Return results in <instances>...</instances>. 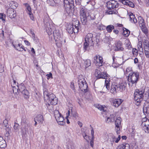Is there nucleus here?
I'll list each match as a JSON object with an SVG mask.
<instances>
[{
    "label": "nucleus",
    "instance_id": "obj_50",
    "mask_svg": "<svg viewBox=\"0 0 149 149\" xmlns=\"http://www.w3.org/2000/svg\"><path fill=\"white\" fill-rule=\"evenodd\" d=\"M46 76L47 77V79H49L50 78L53 79L52 74L51 72H50L49 74H47Z\"/></svg>",
    "mask_w": 149,
    "mask_h": 149
},
{
    "label": "nucleus",
    "instance_id": "obj_24",
    "mask_svg": "<svg viewBox=\"0 0 149 149\" xmlns=\"http://www.w3.org/2000/svg\"><path fill=\"white\" fill-rule=\"evenodd\" d=\"M79 22L78 21H75V33H78L80 30L81 27L80 26Z\"/></svg>",
    "mask_w": 149,
    "mask_h": 149
},
{
    "label": "nucleus",
    "instance_id": "obj_52",
    "mask_svg": "<svg viewBox=\"0 0 149 149\" xmlns=\"http://www.w3.org/2000/svg\"><path fill=\"white\" fill-rule=\"evenodd\" d=\"M9 41H10V43L12 44L13 46V47L15 48L16 49L19 51H22V50H19L16 47V46L14 45L13 44V41L12 40L9 39Z\"/></svg>",
    "mask_w": 149,
    "mask_h": 149
},
{
    "label": "nucleus",
    "instance_id": "obj_5",
    "mask_svg": "<svg viewBox=\"0 0 149 149\" xmlns=\"http://www.w3.org/2000/svg\"><path fill=\"white\" fill-rule=\"evenodd\" d=\"M139 74L136 72H130L128 77V83L130 86H132L133 84L136 85L139 79Z\"/></svg>",
    "mask_w": 149,
    "mask_h": 149
},
{
    "label": "nucleus",
    "instance_id": "obj_18",
    "mask_svg": "<svg viewBox=\"0 0 149 149\" xmlns=\"http://www.w3.org/2000/svg\"><path fill=\"white\" fill-rule=\"evenodd\" d=\"M122 100L120 99H115L113 101V105L115 107H118L121 104Z\"/></svg>",
    "mask_w": 149,
    "mask_h": 149
},
{
    "label": "nucleus",
    "instance_id": "obj_20",
    "mask_svg": "<svg viewBox=\"0 0 149 149\" xmlns=\"http://www.w3.org/2000/svg\"><path fill=\"white\" fill-rule=\"evenodd\" d=\"M129 16L130 17V20L132 22L135 23L137 22L136 19L132 13H129Z\"/></svg>",
    "mask_w": 149,
    "mask_h": 149
},
{
    "label": "nucleus",
    "instance_id": "obj_9",
    "mask_svg": "<svg viewBox=\"0 0 149 149\" xmlns=\"http://www.w3.org/2000/svg\"><path fill=\"white\" fill-rule=\"evenodd\" d=\"M45 16L43 19L45 26L48 35H50L52 33V29H54V27L50 25V22L51 21L49 15L46 14Z\"/></svg>",
    "mask_w": 149,
    "mask_h": 149
},
{
    "label": "nucleus",
    "instance_id": "obj_4",
    "mask_svg": "<svg viewBox=\"0 0 149 149\" xmlns=\"http://www.w3.org/2000/svg\"><path fill=\"white\" fill-rule=\"evenodd\" d=\"M119 4L118 2L115 0H111L107 3V6L109 10L106 13L107 14H116L117 11L114 8H117Z\"/></svg>",
    "mask_w": 149,
    "mask_h": 149
},
{
    "label": "nucleus",
    "instance_id": "obj_25",
    "mask_svg": "<svg viewBox=\"0 0 149 149\" xmlns=\"http://www.w3.org/2000/svg\"><path fill=\"white\" fill-rule=\"evenodd\" d=\"M73 29V25H71V24L69 25L67 27V31L69 33L72 34L73 32L74 33Z\"/></svg>",
    "mask_w": 149,
    "mask_h": 149
},
{
    "label": "nucleus",
    "instance_id": "obj_22",
    "mask_svg": "<svg viewBox=\"0 0 149 149\" xmlns=\"http://www.w3.org/2000/svg\"><path fill=\"white\" fill-rule=\"evenodd\" d=\"M43 94L44 96V100L46 101V100L49 98V97L50 95V94L48 92L46 88H44L43 89Z\"/></svg>",
    "mask_w": 149,
    "mask_h": 149
},
{
    "label": "nucleus",
    "instance_id": "obj_54",
    "mask_svg": "<svg viewBox=\"0 0 149 149\" xmlns=\"http://www.w3.org/2000/svg\"><path fill=\"white\" fill-rule=\"evenodd\" d=\"M72 109H71L70 110V109L68 111V113H67V116L66 117V118H68L69 116H70V114L71 113V115L72 114Z\"/></svg>",
    "mask_w": 149,
    "mask_h": 149
},
{
    "label": "nucleus",
    "instance_id": "obj_7",
    "mask_svg": "<svg viewBox=\"0 0 149 149\" xmlns=\"http://www.w3.org/2000/svg\"><path fill=\"white\" fill-rule=\"evenodd\" d=\"M53 35L56 46L58 47H61L62 45L63 39L58 29H55L53 31Z\"/></svg>",
    "mask_w": 149,
    "mask_h": 149
},
{
    "label": "nucleus",
    "instance_id": "obj_62",
    "mask_svg": "<svg viewBox=\"0 0 149 149\" xmlns=\"http://www.w3.org/2000/svg\"><path fill=\"white\" fill-rule=\"evenodd\" d=\"M29 31L30 32V33L31 35V36H32V37L33 36H35V34L33 32V30L32 29H30Z\"/></svg>",
    "mask_w": 149,
    "mask_h": 149
},
{
    "label": "nucleus",
    "instance_id": "obj_43",
    "mask_svg": "<svg viewBox=\"0 0 149 149\" xmlns=\"http://www.w3.org/2000/svg\"><path fill=\"white\" fill-rule=\"evenodd\" d=\"M141 125L143 126V129L145 128V127H148L149 126V120L147 122L142 123Z\"/></svg>",
    "mask_w": 149,
    "mask_h": 149
},
{
    "label": "nucleus",
    "instance_id": "obj_15",
    "mask_svg": "<svg viewBox=\"0 0 149 149\" xmlns=\"http://www.w3.org/2000/svg\"><path fill=\"white\" fill-rule=\"evenodd\" d=\"M7 14L11 18H14L16 16V11H15L13 9L10 8H9L7 11Z\"/></svg>",
    "mask_w": 149,
    "mask_h": 149
},
{
    "label": "nucleus",
    "instance_id": "obj_47",
    "mask_svg": "<svg viewBox=\"0 0 149 149\" xmlns=\"http://www.w3.org/2000/svg\"><path fill=\"white\" fill-rule=\"evenodd\" d=\"M6 17L5 15L3 13H0V19H2L3 21H5V18Z\"/></svg>",
    "mask_w": 149,
    "mask_h": 149
},
{
    "label": "nucleus",
    "instance_id": "obj_58",
    "mask_svg": "<svg viewBox=\"0 0 149 149\" xmlns=\"http://www.w3.org/2000/svg\"><path fill=\"white\" fill-rule=\"evenodd\" d=\"M19 127V125L18 123H15V125L14 126V129L15 130H17L18 129Z\"/></svg>",
    "mask_w": 149,
    "mask_h": 149
},
{
    "label": "nucleus",
    "instance_id": "obj_63",
    "mask_svg": "<svg viewBox=\"0 0 149 149\" xmlns=\"http://www.w3.org/2000/svg\"><path fill=\"white\" fill-rule=\"evenodd\" d=\"M148 120H149L146 117H145L143 118L142 119V123H145V122H147Z\"/></svg>",
    "mask_w": 149,
    "mask_h": 149
},
{
    "label": "nucleus",
    "instance_id": "obj_26",
    "mask_svg": "<svg viewBox=\"0 0 149 149\" xmlns=\"http://www.w3.org/2000/svg\"><path fill=\"white\" fill-rule=\"evenodd\" d=\"M21 92L23 94L25 98L27 99L29 98V93L27 89H26Z\"/></svg>",
    "mask_w": 149,
    "mask_h": 149
},
{
    "label": "nucleus",
    "instance_id": "obj_51",
    "mask_svg": "<svg viewBox=\"0 0 149 149\" xmlns=\"http://www.w3.org/2000/svg\"><path fill=\"white\" fill-rule=\"evenodd\" d=\"M87 4L90 3L92 6L94 5L95 4V2L94 0H90L89 1L87 2Z\"/></svg>",
    "mask_w": 149,
    "mask_h": 149
},
{
    "label": "nucleus",
    "instance_id": "obj_28",
    "mask_svg": "<svg viewBox=\"0 0 149 149\" xmlns=\"http://www.w3.org/2000/svg\"><path fill=\"white\" fill-rule=\"evenodd\" d=\"M35 119L39 123H42L44 120L43 116L40 114L38 115L35 118Z\"/></svg>",
    "mask_w": 149,
    "mask_h": 149
},
{
    "label": "nucleus",
    "instance_id": "obj_60",
    "mask_svg": "<svg viewBox=\"0 0 149 149\" xmlns=\"http://www.w3.org/2000/svg\"><path fill=\"white\" fill-rule=\"evenodd\" d=\"M29 15L31 19L32 20H34V17L33 15V14L32 13H29Z\"/></svg>",
    "mask_w": 149,
    "mask_h": 149
},
{
    "label": "nucleus",
    "instance_id": "obj_27",
    "mask_svg": "<svg viewBox=\"0 0 149 149\" xmlns=\"http://www.w3.org/2000/svg\"><path fill=\"white\" fill-rule=\"evenodd\" d=\"M9 6L11 8L10 9H13L14 10V9L16 8L18 6V4L16 2L12 1H11L9 4Z\"/></svg>",
    "mask_w": 149,
    "mask_h": 149
},
{
    "label": "nucleus",
    "instance_id": "obj_35",
    "mask_svg": "<svg viewBox=\"0 0 149 149\" xmlns=\"http://www.w3.org/2000/svg\"><path fill=\"white\" fill-rule=\"evenodd\" d=\"M99 69L100 68H99L98 69H96L95 71V75L97 78H98V77H101V76H100V75L101 74V72L100 71Z\"/></svg>",
    "mask_w": 149,
    "mask_h": 149
},
{
    "label": "nucleus",
    "instance_id": "obj_36",
    "mask_svg": "<svg viewBox=\"0 0 149 149\" xmlns=\"http://www.w3.org/2000/svg\"><path fill=\"white\" fill-rule=\"evenodd\" d=\"M114 29V26L111 25L107 26L106 28L107 30L109 32H110L112 30Z\"/></svg>",
    "mask_w": 149,
    "mask_h": 149
},
{
    "label": "nucleus",
    "instance_id": "obj_42",
    "mask_svg": "<svg viewBox=\"0 0 149 149\" xmlns=\"http://www.w3.org/2000/svg\"><path fill=\"white\" fill-rule=\"evenodd\" d=\"M100 75V76H101V77H98V78L106 79L107 77L106 73L104 72H101Z\"/></svg>",
    "mask_w": 149,
    "mask_h": 149
},
{
    "label": "nucleus",
    "instance_id": "obj_14",
    "mask_svg": "<svg viewBox=\"0 0 149 149\" xmlns=\"http://www.w3.org/2000/svg\"><path fill=\"white\" fill-rule=\"evenodd\" d=\"M121 118L120 117H118L115 121V130L117 134L120 132V127L121 125Z\"/></svg>",
    "mask_w": 149,
    "mask_h": 149
},
{
    "label": "nucleus",
    "instance_id": "obj_40",
    "mask_svg": "<svg viewBox=\"0 0 149 149\" xmlns=\"http://www.w3.org/2000/svg\"><path fill=\"white\" fill-rule=\"evenodd\" d=\"M85 98L88 101H91L92 99V95L90 93H88V94L86 95Z\"/></svg>",
    "mask_w": 149,
    "mask_h": 149
},
{
    "label": "nucleus",
    "instance_id": "obj_33",
    "mask_svg": "<svg viewBox=\"0 0 149 149\" xmlns=\"http://www.w3.org/2000/svg\"><path fill=\"white\" fill-rule=\"evenodd\" d=\"M82 134L84 139H86L87 141H88L89 139V136L86 133L85 131H82L81 130Z\"/></svg>",
    "mask_w": 149,
    "mask_h": 149
},
{
    "label": "nucleus",
    "instance_id": "obj_10",
    "mask_svg": "<svg viewBox=\"0 0 149 149\" xmlns=\"http://www.w3.org/2000/svg\"><path fill=\"white\" fill-rule=\"evenodd\" d=\"M67 2L68 3L70 7L69 9V15L70 16H72L74 15V0H64V2L65 3L67 4Z\"/></svg>",
    "mask_w": 149,
    "mask_h": 149
},
{
    "label": "nucleus",
    "instance_id": "obj_38",
    "mask_svg": "<svg viewBox=\"0 0 149 149\" xmlns=\"http://www.w3.org/2000/svg\"><path fill=\"white\" fill-rule=\"evenodd\" d=\"M110 83L109 80H108L107 79H105V85L107 90H109L110 89Z\"/></svg>",
    "mask_w": 149,
    "mask_h": 149
},
{
    "label": "nucleus",
    "instance_id": "obj_11",
    "mask_svg": "<svg viewBox=\"0 0 149 149\" xmlns=\"http://www.w3.org/2000/svg\"><path fill=\"white\" fill-rule=\"evenodd\" d=\"M47 101L52 105H56L57 104L58 102V98L53 93L50 94L49 98H47L46 100V102H47Z\"/></svg>",
    "mask_w": 149,
    "mask_h": 149
},
{
    "label": "nucleus",
    "instance_id": "obj_17",
    "mask_svg": "<svg viewBox=\"0 0 149 149\" xmlns=\"http://www.w3.org/2000/svg\"><path fill=\"white\" fill-rule=\"evenodd\" d=\"M143 111L144 113L146 114H149V102H145L143 108Z\"/></svg>",
    "mask_w": 149,
    "mask_h": 149
},
{
    "label": "nucleus",
    "instance_id": "obj_45",
    "mask_svg": "<svg viewBox=\"0 0 149 149\" xmlns=\"http://www.w3.org/2000/svg\"><path fill=\"white\" fill-rule=\"evenodd\" d=\"M132 52L134 56H136L138 54L137 50L136 49H133Z\"/></svg>",
    "mask_w": 149,
    "mask_h": 149
},
{
    "label": "nucleus",
    "instance_id": "obj_57",
    "mask_svg": "<svg viewBox=\"0 0 149 149\" xmlns=\"http://www.w3.org/2000/svg\"><path fill=\"white\" fill-rule=\"evenodd\" d=\"M6 127V131H11V130L10 128L9 127V126L8 125H7L5 126Z\"/></svg>",
    "mask_w": 149,
    "mask_h": 149
},
{
    "label": "nucleus",
    "instance_id": "obj_23",
    "mask_svg": "<svg viewBox=\"0 0 149 149\" xmlns=\"http://www.w3.org/2000/svg\"><path fill=\"white\" fill-rule=\"evenodd\" d=\"M115 116L114 115H111L109 117L107 118L106 122L107 123L113 122L115 120Z\"/></svg>",
    "mask_w": 149,
    "mask_h": 149
},
{
    "label": "nucleus",
    "instance_id": "obj_6",
    "mask_svg": "<svg viewBox=\"0 0 149 149\" xmlns=\"http://www.w3.org/2000/svg\"><path fill=\"white\" fill-rule=\"evenodd\" d=\"M89 10L85 8H82L80 10V16L81 22L83 24H86L88 19L89 18Z\"/></svg>",
    "mask_w": 149,
    "mask_h": 149
},
{
    "label": "nucleus",
    "instance_id": "obj_41",
    "mask_svg": "<svg viewBox=\"0 0 149 149\" xmlns=\"http://www.w3.org/2000/svg\"><path fill=\"white\" fill-rule=\"evenodd\" d=\"M47 2L48 4L51 6H54L55 3L54 0H47Z\"/></svg>",
    "mask_w": 149,
    "mask_h": 149
},
{
    "label": "nucleus",
    "instance_id": "obj_39",
    "mask_svg": "<svg viewBox=\"0 0 149 149\" xmlns=\"http://www.w3.org/2000/svg\"><path fill=\"white\" fill-rule=\"evenodd\" d=\"M96 107L99 110L103 112H105V111H106V109H105V108L103 107L101 105L98 104L97 105Z\"/></svg>",
    "mask_w": 149,
    "mask_h": 149
},
{
    "label": "nucleus",
    "instance_id": "obj_2",
    "mask_svg": "<svg viewBox=\"0 0 149 149\" xmlns=\"http://www.w3.org/2000/svg\"><path fill=\"white\" fill-rule=\"evenodd\" d=\"M95 37L93 36V35L91 33H88L86 35L85 38V42L84 47V51L88 49L89 46L93 45L95 42H96V44L98 43L100 41L99 39H98L97 40V37H96L95 41Z\"/></svg>",
    "mask_w": 149,
    "mask_h": 149
},
{
    "label": "nucleus",
    "instance_id": "obj_21",
    "mask_svg": "<svg viewBox=\"0 0 149 149\" xmlns=\"http://www.w3.org/2000/svg\"><path fill=\"white\" fill-rule=\"evenodd\" d=\"M123 48L120 42H118L116 45L115 48V50L116 51H122Z\"/></svg>",
    "mask_w": 149,
    "mask_h": 149
},
{
    "label": "nucleus",
    "instance_id": "obj_61",
    "mask_svg": "<svg viewBox=\"0 0 149 149\" xmlns=\"http://www.w3.org/2000/svg\"><path fill=\"white\" fill-rule=\"evenodd\" d=\"M74 81H72L70 85V87L73 90H74Z\"/></svg>",
    "mask_w": 149,
    "mask_h": 149
},
{
    "label": "nucleus",
    "instance_id": "obj_44",
    "mask_svg": "<svg viewBox=\"0 0 149 149\" xmlns=\"http://www.w3.org/2000/svg\"><path fill=\"white\" fill-rule=\"evenodd\" d=\"M139 22L140 24H141V26H143V24H144V21L142 18V17L140 16L138 18Z\"/></svg>",
    "mask_w": 149,
    "mask_h": 149
},
{
    "label": "nucleus",
    "instance_id": "obj_13",
    "mask_svg": "<svg viewBox=\"0 0 149 149\" xmlns=\"http://www.w3.org/2000/svg\"><path fill=\"white\" fill-rule=\"evenodd\" d=\"M94 62L96 66H101L103 63V58L98 54H97L94 58Z\"/></svg>",
    "mask_w": 149,
    "mask_h": 149
},
{
    "label": "nucleus",
    "instance_id": "obj_48",
    "mask_svg": "<svg viewBox=\"0 0 149 149\" xmlns=\"http://www.w3.org/2000/svg\"><path fill=\"white\" fill-rule=\"evenodd\" d=\"M22 123L26 124L27 122V119L26 116L23 117L22 118Z\"/></svg>",
    "mask_w": 149,
    "mask_h": 149
},
{
    "label": "nucleus",
    "instance_id": "obj_31",
    "mask_svg": "<svg viewBox=\"0 0 149 149\" xmlns=\"http://www.w3.org/2000/svg\"><path fill=\"white\" fill-rule=\"evenodd\" d=\"M12 86L13 88V93L17 95L19 93V91L18 89V86H17V87H16L13 85V86L12 85Z\"/></svg>",
    "mask_w": 149,
    "mask_h": 149
},
{
    "label": "nucleus",
    "instance_id": "obj_30",
    "mask_svg": "<svg viewBox=\"0 0 149 149\" xmlns=\"http://www.w3.org/2000/svg\"><path fill=\"white\" fill-rule=\"evenodd\" d=\"M18 89L19 91L20 92H21L24 90L26 89L25 86L24 85V83H22L19 85L18 86Z\"/></svg>",
    "mask_w": 149,
    "mask_h": 149
},
{
    "label": "nucleus",
    "instance_id": "obj_37",
    "mask_svg": "<svg viewBox=\"0 0 149 149\" xmlns=\"http://www.w3.org/2000/svg\"><path fill=\"white\" fill-rule=\"evenodd\" d=\"M31 125L29 124H27L24 126V129L26 132H28L29 129H31Z\"/></svg>",
    "mask_w": 149,
    "mask_h": 149
},
{
    "label": "nucleus",
    "instance_id": "obj_29",
    "mask_svg": "<svg viewBox=\"0 0 149 149\" xmlns=\"http://www.w3.org/2000/svg\"><path fill=\"white\" fill-rule=\"evenodd\" d=\"M145 53L146 57L149 58V46L146 45L144 47Z\"/></svg>",
    "mask_w": 149,
    "mask_h": 149
},
{
    "label": "nucleus",
    "instance_id": "obj_53",
    "mask_svg": "<svg viewBox=\"0 0 149 149\" xmlns=\"http://www.w3.org/2000/svg\"><path fill=\"white\" fill-rule=\"evenodd\" d=\"M120 139V136L119 135L117 138H115V140H113V142L115 141V143H118Z\"/></svg>",
    "mask_w": 149,
    "mask_h": 149
},
{
    "label": "nucleus",
    "instance_id": "obj_59",
    "mask_svg": "<svg viewBox=\"0 0 149 149\" xmlns=\"http://www.w3.org/2000/svg\"><path fill=\"white\" fill-rule=\"evenodd\" d=\"M4 36L3 33L0 34V40L1 41L3 40L4 39Z\"/></svg>",
    "mask_w": 149,
    "mask_h": 149
},
{
    "label": "nucleus",
    "instance_id": "obj_8",
    "mask_svg": "<svg viewBox=\"0 0 149 149\" xmlns=\"http://www.w3.org/2000/svg\"><path fill=\"white\" fill-rule=\"evenodd\" d=\"M78 83L79 87L81 91L85 93L88 91V84L82 75H79L78 77Z\"/></svg>",
    "mask_w": 149,
    "mask_h": 149
},
{
    "label": "nucleus",
    "instance_id": "obj_34",
    "mask_svg": "<svg viewBox=\"0 0 149 149\" xmlns=\"http://www.w3.org/2000/svg\"><path fill=\"white\" fill-rule=\"evenodd\" d=\"M123 34L124 36L125 37L128 36L130 34V31L127 29L125 28L123 29Z\"/></svg>",
    "mask_w": 149,
    "mask_h": 149
},
{
    "label": "nucleus",
    "instance_id": "obj_19",
    "mask_svg": "<svg viewBox=\"0 0 149 149\" xmlns=\"http://www.w3.org/2000/svg\"><path fill=\"white\" fill-rule=\"evenodd\" d=\"M116 149H130V145L127 143L122 144L118 146Z\"/></svg>",
    "mask_w": 149,
    "mask_h": 149
},
{
    "label": "nucleus",
    "instance_id": "obj_16",
    "mask_svg": "<svg viewBox=\"0 0 149 149\" xmlns=\"http://www.w3.org/2000/svg\"><path fill=\"white\" fill-rule=\"evenodd\" d=\"M119 1L123 4L128 6L130 7L134 8V3L129 0H120Z\"/></svg>",
    "mask_w": 149,
    "mask_h": 149
},
{
    "label": "nucleus",
    "instance_id": "obj_32",
    "mask_svg": "<svg viewBox=\"0 0 149 149\" xmlns=\"http://www.w3.org/2000/svg\"><path fill=\"white\" fill-rule=\"evenodd\" d=\"M84 65L86 68H87L91 65V62L89 59H86L84 60Z\"/></svg>",
    "mask_w": 149,
    "mask_h": 149
},
{
    "label": "nucleus",
    "instance_id": "obj_49",
    "mask_svg": "<svg viewBox=\"0 0 149 149\" xmlns=\"http://www.w3.org/2000/svg\"><path fill=\"white\" fill-rule=\"evenodd\" d=\"M142 31L145 34L148 33V30L146 27H143L141 28Z\"/></svg>",
    "mask_w": 149,
    "mask_h": 149
},
{
    "label": "nucleus",
    "instance_id": "obj_3",
    "mask_svg": "<svg viewBox=\"0 0 149 149\" xmlns=\"http://www.w3.org/2000/svg\"><path fill=\"white\" fill-rule=\"evenodd\" d=\"M126 86L127 83L125 82H121L119 84L113 82L111 84L110 92L113 94H115L117 91H118V89L120 91H123L125 90Z\"/></svg>",
    "mask_w": 149,
    "mask_h": 149
},
{
    "label": "nucleus",
    "instance_id": "obj_1",
    "mask_svg": "<svg viewBox=\"0 0 149 149\" xmlns=\"http://www.w3.org/2000/svg\"><path fill=\"white\" fill-rule=\"evenodd\" d=\"M149 92L145 93L144 90H136L134 93L135 104L138 106L140 105L143 99H147L149 97Z\"/></svg>",
    "mask_w": 149,
    "mask_h": 149
},
{
    "label": "nucleus",
    "instance_id": "obj_64",
    "mask_svg": "<svg viewBox=\"0 0 149 149\" xmlns=\"http://www.w3.org/2000/svg\"><path fill=\"white\" fill-rule=\"evenodd\" d=\"M97 28L99 30H102L103 29V27H104V26H103L102 25H100V26H98V25H97Z\"/></svg>",
    "mask_w": 149,
    "mask_h": 149
},
{
    "label": "nucleus",
    "instance_id": "obj_56",
    "mask_svg": "<svg viewBox=\"0 0 149 149\" xmlns=\"http://www.w3.org/2000/svg\"><path fill=\"white\" fill-rule=\"evenodd\" d=\"M146 133L149 134V126L143 129Z\"/></svg>",
    "mask_w": 149,
    "mask_h": 149
},
{
    "label": "nucleus",
    "instance_id": "obj_46",
    "mask_svg": "<svg viewBox=\"0 0 149 149\" xmlns=\"http://www.w3.org/2000/svg\"><path fill=\"white\" fill-rule=\"evenodd\" d=\"M47 108L49 110L51 109V108L53 107L52 105L49 102L47 101V103L46 104Z\"/></svg>",
    "mask_w": 149,
    "mask_h": 149
},
{
    "label": "nucleus",
    "instance_id": "obj_55",
    "mask_svg": "<svg viewBox=\"0 0 149 149\" xmlns=\"http://www.w3.org/2000/svg\"><path fill=\"white\" fill-rule=\"evenodd\" d=\"M19 50H21L20 48L23 49L24 47L23 46L22 44H19L16 47Z\"/></svg>",
    "mask_w": 149,
    "mask_h": 149
},
{
    "label": "nucleus",
    "instance_id": "obj_12",
    "mask_svg": "<svg viewBox=\"0 0 149 149\" xmlns=\"http://www.w3.org/2000/svg\"><path fill=\"white\" fill-rule=\"evenodd\" d=\"M55 117L59 125H63L65 124V120L61 113L58 112L57 115H55Z\"/></svg>",
    "mask_w": 149,
    "mask_h": 149
}]
</instances>
